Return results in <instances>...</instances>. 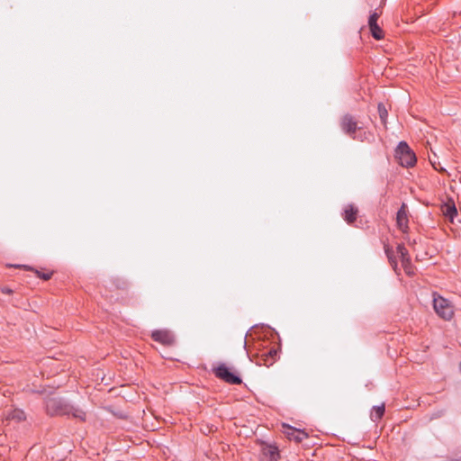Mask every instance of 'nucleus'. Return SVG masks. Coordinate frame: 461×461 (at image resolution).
I'll return each instance as SVG.
<instances>
[{
  "instance_id": "obj_1",
  "label": "nucleus",
  "mask_w": 461,
  "mask_h": 461,
  "mask_svg": "<svg viewBox=\"0 0 461 461\" xmlns=\"http://www.w3.org/2000/svg\"><path fill=\"white\" fill-rule=\"evenodd\" d=\"M47 412L50 415H72L80 420H86V412L78 407H75L64 400L52 397L46 402Z\"/></svg>"
},
{
  "instance_id": "obj_2",
  "label": "nucleus",
  "mask_w": 461,
  "mask_h": 461,
  "mask_svg": "<svg viewBox=\"0 0 461 461\" xmlns=\"http://www.w3.org/2000/svg\"><path fill=\"white\" fill-rule=\"evenodd\" d=\"M395 158L404 167H413L417 161L416 156L405 141H401L395 149Z\"/></svg>"
},
{
  "instance_id": "obj_3",
  "label": "nucleus",
  "mask_w": 461,
  "mask_h": 461,
  "mask_svg": "<svg viewBox=\"0 0 461 461\" xmlns=\"http://www.w3.org/2000/svg\"><path fill=\"white\" fill-rule=\"evenodd\" d=\"M433 307L437 314L444 320H450L454 314L453 305L441 296L434 297Z\"/></svg>"
},
{
  "instance_id": "obj_4",
  "label": "nucleus",
  "mask_w": 461,
  "mask_h": 461,
  "mask_svg": "<svg viewBox=\"0 0 461 461\" xmlns=\"http://www.w3.org/2000/svg\"><path fill=\"white\" fill-rule=\"evenodd\" d=\"M214 375L223 380L224 382L230 384H240L242 383L241 378L232 373L230 369L223 363L213 368Z\"/></svg>"
},
{
  "instance_id": "obj_5",
  "label": "nucleus",
  "mask_w": 461,
  "mask_h": 461,
  "mask_svg": "<svg viewBox=\"0 0 461 461\" xmlns=\"http://www.w3.org/2000/svg\"><path fill=\"white\" fill-rule=\"evenodd\" d=\"M284 434L289 440H294L295 442H302L308 437V434L301 429H296L289 425L284 424Z\"/></svg>"
},
{
  "instance_id": "obj_6",
  "label": "nucleus",
  "mask_w": 461,
  "mask_h": 461,
  "mask_svg": "<svg viewBox=\"0 0 461 461\" xmlns=\"http://www.w3.org/2000/svg\"><path fill=\"white\" fill-rule=\"evenodd\" d=\"M341 127L347 134L351 136L353 139H356L354 134L356 133V131L358 129V127L357 122L353 119L352 116L345 115L341 121Z\"/></svg>"
},
{
  "instance_id": "obj_7",
  "label": "nucleus",
  "mask_w": 461,
  "mask_h": 461,
  "mask_svg": "<svg viewBox=\"0 0 461 461\" xmlns=\"http://www.w3.org/2000/svg\"><path fill=\"white\" fill-rule=\"evenodd\" d=\"M151 337L155 341L160 342L164 345H170L174 341L173 335L167 330H154L152 332Z\"/></svg>"
},
{
  "instance_id": "obj_8",
  "label": "nucleus",
  "mask_w": 461,
  "mask_h": 461,
  "mask_svg": "<svg viewBox=\"0 0 461 461\" xmlns=\"http://www.w3.org/2000/svg\"><path fill=\"white\" fill-rule=\"evenodd\" d=\"M396 222H397L398 228L401 230H402V231L407 230V229H408V215H407V208L404 203H402V205L397 212Z\"/></svg>"
},
{
  "instance_id": "obj_9",
  "label": "nucleus",
  "mask_w": 461,
  "mask_h": 461,
  "mask_svg": "<svg viewBox=\"0 0 461 461\" xmlns=\"http://www.w3.org/2000/svg\"><path fill=\"white\" fill-rule=\"evenodd\" d=\"M442 213L451 221L457 214L456 204L453 201H448L441 208Z\"/></svg>"
},
{
  "instance_id": "obj_10",
  "label": "nucleus",
  "mask_w": 461,
  "mask_h": 461,
  "mask_svg": "<svg viewBox=\"0 0 461 461\" xmlns=\"http://www.w3.org/2000/svg\"><path fill=\"white\" fill-rule=\"evenodd\" d=\"M6 419L19 422L25 420V413L23 410L14 409L7 413Z\"/></svg>"
},
{
  "instance_id": "obj_11",
  "label": "nucleus",
  "mask_w": 461,
  "mask_h": 461,
  "mask_svg": "<svg viewBox=\"0 0 461 461\" xmlns=\"http://www.w3.org/2000/svg\"><path fill=\"white\" fill-rule=\"evenodd\" d=\"M357 210L353 205H348L344 210V220L348 223H352L356 220Z\"/></svg>"
},
{
  "instance_id": "obj_12",
  "label": "nucleus",
  "mask_w": 461,
  "mask_h": 461,
  "mask_svg": "<svg viewBox=\"0 0 461 461\" xmlns=\"http://www.w3.org/2000/svg\"><path fill=\"white\" fill-rule=\"evenodd\" d=\"M397 254L401 258L402 263H406L410 258L408 250L402 244H399L396 248Z\"/></svg>"
},
{
  "instance_id": "obj_13",
  "label": "nucleus",
  "mask_w": 461,
  "mask_h": 461,
  "mask_svg": "<svg viewBox=\"0 0 461 461\" xmlns=\"http://www.w3.org/2000/svg\"><path fill=\"white\" fill-rule=\"evenodd\" d=\"M370 28V31H371V33H372V36L375 39V40H381L384 35H383V31L382 29L377 25H372L369 27Z\"/></svg>"
},
{
  "instance_id": "obj_14",
  "label": "nucleus",
  "mask_w": 461,
  "mask_h": 461,
  "mask_svg": "<svg viewBox=\"0 0 461 461\" xmlns=\"http://www.w3.org/2000/svg\"><path fill=\"white\" fill-rule=\"evenodd\" d=\"M385 254L392 265V267H393V269L396 271V267H397V263H396V260L394 259L393 258V249L386 246L385 249Z\"/></svg>"
},
{
  "instance_id": "obj_15",
  "label": "nucleus",
  "mask_w": 461,
  "mask_h": 461,
  "mask_svg": "<svg viewBox=\"0 0 461 461\" xmlns=\"http://www.w3.org/2000/svg\"><path fill=\"white\" fill-rule=\"evenodd\" d=\"M384 413V405L382 404L380 406H375L372 413V417L375 420H379L383 417Z\"/></svg>"
},
{
  "instance_id": "obj_16",
  "label": "nucleus",
  "mask_w": 461,
  "mask_h": 461,
  "mask_svg": "<svg viewBox=\"0 0 461 461\" xmlns=\"http://www.w3.org/2000/svg\"><path fill=\"white\" fill-rule=\"evenodd\" d=\"M378 113H379V116H380L381 120L384 122L385 119L388 115V113L384 104H378Z\"/></svg>"
},
{
  "instance_id": "obj_17",
  "label": "nucleus",
  "mask_w": 461,
  "mask_h": 461,
  "mask_svg": "<svg viewBox=\"0 0 461 461\" xmlns=\"http://www.w3.org/2000/svg\"><path fill=\"white\" fill-rule=\"evenodd\" d=\"M402 267L407 275L411 276L413 274V269H412V266H411L410 258L408 259V261L406 263H402Z\"/></svg>"
},
{
  "instance_id": "obj_18",
  "label": "nucleus",
  "mask_w": 461,
  "mask_h": 461,
  "mask_svg": "<svg viewBox=\"0 0 461 461\" xmlns=\"http://www.w3.org/2000/svg\"><path fill=\"white\" fill-rule=\"evenodd\" d=\"M378 14L377 13H373L370 16H369V19H368V25L369 27L372 26V25H377V20H378Z\"/></svg>"
},
{
  "instance_id": "obj_19",
  "label": "nucleus",
  "mask_w": 461,
  "mask_h": 461,
  "mask_svg": "<svg viewBox=\"0 0 461 461\" xmlns=\"http://www.w3.org/2000/svg\"><path fill=\"white\" fill-rule=\"evenodd\" d=\"M269 456L271 458L275 459L278 456L277 449L276 447H270L269 450Z\"/></svg>"
},
{
  "instance_id": "obj_20",
  "label": "nucleus",
  "mask_w": 461,
  "mask_h": 461,
  "mask_svg": "<svg viewBox=\"0 0 461 461\" xmlns=\"http://www.w3.org/2000/svg\"><path fill=\"white\" fill-rule=\"evenodd\" d=\"M430 162H431L433 167L436 170H438V171H445V168L440 166V163H436V162H433L431 160H430Z\"/></svg>"
},
{
  "instance_id": "obj_21",
  "label": "nucleus",
  "mask_w": 461,
  "mask_h": 461,
  "mask_svg": "<svg viewBox=\"0 0 461 461\" xmlns=\"http://www.w3.org/2000/svg\"><path fill=\"white\" fill-rule=\"evenodd\" d=\"M50 274H43L41 276V277L44 279V280H49L50 278Z\"/></svg>"
},
{
  "instance_id": "obj_22",
  "label": "nucleus",
  "mask_w": 461,
  "mask_h": 461,
  "mask_svg": "<svg viewBox=\"0 0 461 461\" xmlns=\"http://www.w3.org/2000/svg\"><path fill=\"white\" fill-rule=\"evenodd\" d=\"M2 291H3V293H5V294H11V293H12V290H11L10 288H7V287L3 288V290H2Z\"/></svg>"
}]
</instances>
